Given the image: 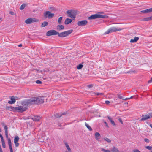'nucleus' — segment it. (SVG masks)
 I'll return each instance as SVG.
<instances>
[{
  "mask_svg": "<svg viewBox=\"0 0 152 152\" xmlns=\"http://www.w3.org/2000/svg\"><path fill=\"white\" fill-rule=\"evenodd\" d=\"M130 42L131 43H133L135 42L134 40V39H131L130 40Z\"/></svg>",
  "mask_w": 152,
  "mask_h": 152,
  "instance_id": "obj_43",
  "label": "nucleus"
},
{
  "mask_svg": "<svg viewBox=\"0 0 152 152\" xmlns=\"http://www.w3.org/2000/svg\"><path fill=\"white\" fill-rule=\"evenodd\" d=\"M103 93H96V95H97V96H99V95H103Z\"/></svg>",
  "mask_w": 152,
  "mask_h": 152,
  "instance_id": "obj_38",
  "label": "nucleus"
},
{
  "mask_svg": "<svg viewBox=\"0 0 152 152\" xmlns=\"http://www.w3.org/2000/svg\"><path fill=\"white\" fill-rule=\"evenodd\" d=\"M145 148H146V149H148L151 150L152 149V147L147 146H146L145 147Z\"/></svg>",
  "mask_w": 152,
  "mask_h": 152,
  "instance_id": "obj_35",
  "label": "nucleus"
},
{
  "mask_svg": "<svg viewBox=\"0 0 152 152\" xmlns=\"http://www.w3.org/2000/svg\"><path fill=\"white\" fill-rule=\"evenodd\" d=\"M10 152H13L12 148H10Z\"/></svg>",
  "mask_w": 152,
  "mask_h": 152,
  "instance_id": "obj_49",
  "label": "nucleus"
},
{
  "mask_svg": "<svg viewBox=\"0 0 152 152\" xmlns=\"http://www.w3.org/2000/svg\"><path fill=\"white\" fill-rule=\"evenodd\" d=\"M65 113H62V114H61L59 113H57L55 114V116L56 118H58L61 117L62 115H65Z\"/></svg>",
  "mask_w": 152,
  "mask_h": 152,
  "instance_id": "obj_21",
  "label": "nucleus"
},
{
  "mask_svg": "<svg viewBox=\"0 0 152 152\" xmlns=\"http://www.w3.org/2000/svg\"><path fill=\"white\" fill-rule=\"evenodd\" d=\"M108 119L110 120V122L112 124L113 126H115V123L114 122V121L112 120V118L110 117V116H107Z\"/></svg>",
  "mask_w": 152,
  "mask_h": 152,
  "instance_id": "obj_20",
  "label": "nucleus"
},
{
  "mask_svg": "<svg viewBox=\"0 0 152 152\" xmlns=\"http://www.w3.org/2000/svg\"><path fill=\"white\" fill-rule=\"evenodd\" d=\"M63 18L62 17H60V18L58 19V22L59 24L61 23V21L62 20Z\"/></svg>",
  "mask_w": 152,
  "mask_h": 152,
  "instance_id": "obj_28",
  "label": "nucleus"
},
{
  "mask_svg": "<svg viewBox=\"0 0 152 152\" xmlns=\"http://www.w3.org/2000/svg\"><path fill=\"white\" fill-rule=\"evenodd\" d=\"M134 152H141L138 149H134L133 151Z\"/></svg>",
  "mask_w": 152,
  "mask_h": 152,
  "instance_id": "obj_41",
  "label": "nucleus"
},
{
  "mask_svg": "<svg viewBox=\"0 0 152 152\" xmlns=\"http://www.w3.org/2000/svg\"><path fill=\"white\" fill-rule=\"evenodd\" d=\"M93 86L92 85H88V88H90V87H92Z\"/></svg>",
  "mask_w": 152,
  "mask_h": 152,
  "instance_id": "obj_51",
  "label": "nucleus"
},
{
  "mask_svg": "<svg viewBox=\"0 0 152 152\" xmlns=\"http://www.w3.org/2000/svg\"><path fill=\"white\" fill-rule=\"evenodd\" d=\"M83 67V65L81 64H80L78 66H77V69H81Z\"/></svg>",
  "mask_w": 152,
  "mask_h": 152,
  "instance_id": "obj_29",
  "label": "nucleus"
},
{
  "mask_svg": "<svg viewBox=\"0 0 152 152\" xmlns=\"http://www.w3.org/2000/svg\"><path fill=\"white\" fill-rule=\"evenodd\" d=\"M123 29V28H116L115 27H112L109 28L107 31L105 32V34H107L109 33H112L113 32H115L117 31H120Z\"/></svg>",
  "mask_w": 152,
  "mask_h": 152,
  "instance_id": "obj_4",
  "label": "nucleus"
},
{
  "mask_svg": "<svg viewBox=\"0 0 152 152\" xmlns=\"http://www.w3.org/2000/svg\"><path fill=\"white\" fill-rule=\"evenodd\" d=\"M43 96L38 97H32L28 99L23 101L21 102L23 106H19L17 107H6L7 110H12L14 111H18L22 113L27 110V107L34 104H40L44 102Z\"/></svg>",
  "mask_w": 152,
  "mask_h": 152,
  "instance_id": "obj_1",
  "label": "nucleus"
},
{
  "mask_svg": "<svg viewBox=\"0 0 152 152\" xmlns=\"http://www.w3.org/2000/svg\"><path fill=\"white\" fill-rule=\"evenodd\" d=\"M72 21V20L69 18H66L65 21L64 23L65 24L67 25L71 23Z\"/></svg>",
  "mask_w": 152,
  "mask_h": 152,
  "instance_id": "obj_17",
  "label": "nucleus"
},
{
  "mask_svg": "<svg viewBox=\"0 0 152 152\" xmlns=\"http://www.w3.org/2000/svg\"><path fill=\"white\" fill-rule=\"evenodd\" d=\"M19 138L18 136H16L15 137L14 139V141L18 142L19 141Z\"/></svg>",
  "mask_w": 152,
  "mask_h": 152,
  "instance_id": "obj_30",
  "label": "nucleus"
},
{
  "mask_svg": "<svg viewBox=\"0 0 152 152\" xmlns=\"http://www.w3.org/2000/svg\"><path fill=\"white\" fill-rule=\"evenodd\" d=\"M117 96H118V97L119 99H123L124 100H127L129 99V98H126L125 99H123V97L122 96H121L120 94H118Z\"/></svg>",
  "mask_w": 152,
  "mask_h": 152,
  "instance_id": "obj_24",
  "label": "nucleus"
},
{
  "mask_svg": "<svg viewBox=\"0 0 152 152\" xmlns=\"http://www.w3.org/2000/svg\"><path fill=\"white\" fill-rule=\"evenodd\" d=\"M8 144L9 146V148H12V142L11 141V140L10 138H8L7 139Z\"/></svg>",
  "mask_w": 152,
  "mask_h": 152,
  "instance_id": "obj_18",
  "label": "nucleus"
},
{
  "mask_svg": "<svg viewBox=\"0 0 152 152\" xmlns=\"http://www.w3.org/2000/svg\"><path fill=\"white\" fill-rule=\"evenodd\" d=\"M104 123L105 124V125L107 127H108V124L105 121H104Z\"/></svg>",
  "mask_w": 152,
  "mask_h": 152,
  "instance_id": "obj_47",
  "label": "nucleus"
},
{
  "mask_svg": "<svg viewBox=\"0 0 152 152\" xmlns=\"http://www.w3.org/2000/svg\"><path fill=\"white\" fill-rule=\"evenodd\" d=\"M151 152H152V151H151Z\"/></svg>",
  "mask_w": 152,
  "mask_h": 152,
  "instance_id": "obj_58",
  "label": "nucleus"
},
{
  "mask_svg": "<svg viewBox=\"0 0 152 152\" xmlns=\"http://www.w3.org/2000/svg\"><path fill=\"white\" fill-rule=\"evenodd\" d=\"M48 23L46 21H44L42 23L41 26L42 27H44L48 25Z\"/></svg>",
  "mask_w": 152,
  "mask_h": 152,
  "instance_id": "obj_23",
  "label": "nucleus"
},
{
  "mask_svg": "<svg viewBox=\"0 0 152 152\" xmlns=\"http://www.w3.org/2000/svg\"><path fill=\"white\" fill-rule=\"evenodd\" d=\"M88 23V21L87 20H82L79 21L77 22V25L79 26H85Z\"/></svg>",
  "mask_w": 152,
  "mask_h": 152,
  "instance_id": "obj_10",
  "label": "nucleus"
},
{
  "mask_svg": "<svg viewBox=\"0 0 152 152\" xmlns=\"http://www.w3.org/2000/svg\"><path fill=\"white\" fill-rule=\"evenodd\" d=\"M98 13L103 14L104 12H99Z\"/></svg>",
  "mask_w": 152,
  "mask_h": 152,
  "instance_id": "obj_55",
  "label": "nucleus"
},
{
  "mask_svg": "<svg viewBox=\"0 0 152 152\" xmlns=\"http://www.w3.org/2000/svg\"><path fill=\"white\" fill-rule=\"evenodd\" d=\"M135 72V71H129L128 72H127V73H131L132 72Z\"/></svg>",
  "mask_w": 152,
  "mask_h": 152,
  "instance_id": "obj_52",
  "label": "nucleus"
},
{
  "mask_svg": "<svg viewBox=\"0 0 152 152\" xmlns=\"http://www.w3.org/2000/svg\"><path fill=\"white\" fill-rule=\"evenodd\" d=\"M64 28V26L62 25H58L57 26V29L58 31H61Z\"/></svg>",
  "mask_w": 152,
  "mask_h": 152,
  "instance_id": "obj_15",
  "label": "nucleus"
},
{
  "mask_svg": "<svg viewBox=\"0 0 152 152\" xmlns=\"http://www.w3.org/2000/svg\"><path fill=\"white\" fill-rule=\"evenodd\" d=\"M36 83L38 84H41L42 83V82L39 80H37L36 81Z\"/></svg>",
  "mask_w": 152,
  "mask_h": 152,
  "instance_id": "obj_36",
  "label": "nucleus"
},
{
  "mask_svg": "<svg viewBox=\"0 0 152 152\" xmlns=\"http://www.w3.org/2000/svg\"><path fill=\"white\" fill-rule=\"evenodd\" d=\"M38 21V19L34 18H29L26 19L25 22L27 24H29L33 22H37Z\"/></svg>",
  "mask_w": 152,
  "mask_h": 152,
  "instance_id": "obj_7",
  "label": "nucleus"
},
{
  "mask_svg": "<svg viewBox=\"0 0 152 152\" xmlns=\"http://www.w3.org/2000/svg\"><path fill=\"white\" fill-rule=\"evenodd\" d=\"M0 137L1 138V140H4L2 136L0 134Z\"/></svg>",
  "mask_w": 152,
  "mask_h": 152,
  "instance_id": "obj_46",
  "label": "nucleus"
},
{
  "mask_svg": "<svg viewBox=\"0 0 152 152\" xmlns=\"http://www.w3.org/2000/svg\"><path fill=\"white\" fill-rule=\"evenodd\" d=\"M152 20V16L148 17H147L145 18H143L142 20L144 21H148L151 20Z\"/></svg>",
  "mask_w": 152,
  "mask_h": 152,
  "instance_id": "obj_16",
  "label": "nucleus"
},
{
  "mask_svg": "<svg viewBox=\"0 0 152 152\" xmlns=\"http://www.w3.org/2000/svg\"><path fill=\"white\" fill-rule=\"evenodd\" d=\"M14 142L16 147H18L19 146V144L18 142L14 141Z\"/></svg>",
  "mask_w": 152,
  "mask_h": 152,
  "instance_id": "obj_33",
  "label": "nucleus"
},
{
  "mask_svg": "<svg viewBox=\"0 0 152 152\" xmlns=\"http://www.w3.org/2000/svg\"><path fill=\"white\" fill-rule=\"evenodd\" d=\"M133 97V96H131L130 97V98H129V99H132V98Z\"/></svg>",
  "mask_w": 152,
  "mask_h": 152,
  "instance_id": "obj_56",
  "label": "nucleus"
},
{
  "mask_svg": "<svg viewBox=\"0 0 152 152\" xmlns=\"http://www.w3.org/2000/svg\"><path fill=\"white\" fill-rule=\"evenodd\" d=\"M22 45L21 44H20L19 45H18V46L19 47H21L22 46Z\"/></svg>",
  "mask_w": 152,
  "mask_h": 152,
  "instance_id": "obj_53",
  "label": "nucleus"
},
{
  "mask_svg": "<svg viewBox=\"0 0 152 152\" xmlns=\"http://www.w3.org/2000/svg\"><path fill=\"white\" fill-rule=\"evenodd\" d=\"M108 16L107 15H102L99 14H96L92 15L88 17V19L89 20L95 19L96 18H108Z\"/></svg>",
  "mask_w": 152,
  "mask_h": 152,
  "instance_id": "obj_2",
  "label": "nucleus"
},
{
  "mask_svg": "<svg viewBox=\"0 0 152 152\" xmlns=\"http://www.w3.org/2000/svg\"><path fill=\"white\" fill-rule=\"evenodd\" d=\"M1 142L3 147L4 148H5L6 147V146L4 140H1Z\"/></svg>",
  "mask_w": 152,
  "mask_h": 152,
  "instance_id": "obj_31",
  "label": "nucleus"
},
{
  "mask_svg": "<svg viewBox=\"0 0 152 152\" xmlns=\"http://www.w3.org/2000/svg\"><path fill=\"white\" fill-rule=\"evenodd\" d=\"M142 118L140 119V121L146 120L152 118V113H150L145 115H142Z\"/></svg>",
  "mask_w": 152,
  "mask_h": 152,
  "instance_id": "obj_5",
  "label": "nucleus"
},
{
  "mask_svg": "<svg viewBox=\"0 0 152 152\" xmlns=\"http://www.w3.org/2000/svg\"><path fill=\"white\" fill-rule=\"evenodd\" d=\"M3 126H4V129L5 130V134L6 137L8 138V127L6 125H4V124H2Z\"/></svg>",
  "mask_w": 152,
  "mask_h": 152,
  "instance_id": "obj_13",
  "label": "nucleus"
},
{
  "mask_svg": "<svg viewBox=\"0 0 152 152\" xmlns=\"http://www.w3.org/2000/svg\"><path fill=\"white\" fill-rule=\"evenodd\" d=\"M104 140L107 141V142L110 143L111 142V140H110L109 139V138L107 137H104Z\"/></svg>",
  "mask_w": 152,
  "mask_h": 152,
  "instance_id": "obj_26",
  "label": "nucleus"
},
{
  "mask_svg": "<svg viewBox=\"0 0 152 152\" xmlns=\"http://www.w3.org/2000/svg\"><path fill=\"white\" fill-rule=\"evenodd\" d=\"M10 152H13L12 148H10Z\"/></svg>",
  "mask_w": 152,
  "mask_h": 152,
  "instance_id": "obj_48",
  "label": "nucleus"
},
{
  "mask_svg": "<svg viewBox=\"0 0 152 152\" xmlns=\"http://www.w3.org/2000/svg\"><path fill=\"white\" fill-rule=\"evenodd\" d=\"M95 136L96 139L98 141H99L100 137V134L98 132H96L95 134Z\"/></svg>",
  "mask_w": 152,
  "mask_h": 152,
  "instance_id": "obj_14",
  "label": "nucleus"
},
{
  "mask_svg": "<svg viewBox=\"0 0 152 152\" xmlns=\"http://www.w3.org/2000/svg\"><path fill=\"white\" fill-rule=\"evenodd\" d=\"M59 126H61V124H59Z\"/></svg>",
  "mask_w": 152,
  "mask_h": 152,
  "instance_id": "obj_57",
  "label": "nucleus"
},
{
  "mask_svg": "<svg viewBox=\"0 0 152 152\" xmlns=\"http://www.w3.org/2000/svg\"><path fill=\"white\" fill-rule=\"evenodd\" d=\"M139 38L138 37H135L134 38V40L136 42H137L139 40Z\"/></svg>",
  "mask_w": 152,
  "mask_h": 152,
  "instance_id": "obj_37",
  "label": "nucleus"
},
{
  "mask_svg": "<svg viewBox=\"0 0 152 152\" xmlns=\"http://www.w3.org/2000/svg\"><path fill=\"white\" fill-rule=\"evenodd\" d=\"M10 99L11 100L9 101L8 102V103L9 104H14V103H15L16 101H15V99L14 98V96H12L11 97Z\"/></svg>",
  "mask_w": 152,
  "mask_h": 152,
  "instance_id": "obj_12",
  "label": "nucleus"
},
{
  "mask_svg": "<svg viewBox=\"0 0 152 152\" xmlns=\"http://www.w3.org/2000/svg\"><path fill=\"white\" fill-rule=\"evenodd\" d=\"M40 117L39 116L34 115L32 117L31 119L34 121H37L40 120Z\"/></svg>",
  "mask_w": 152,
  "mask_h": 152,
  "instance_id": "obj_11",
  "label": "nucleus"
},
{
  "mask_svg": "<svg viewBox=\"0 0 152 152\" xmlns=\"http://www.w3.org/2000/svg\"><path fill=\"white\" fill-rule=\"evenodd\" d=\"M141 12L142 13H147V10H145L141 11Z\"/></svg>",
  "mask_w": 152,
  "mask_h": 152,
  "instance_id": "obj_39",
  "label": "nucleus"
},
{
  "mask_svg": "<svg viewBox=\"0 0 152 152\" xmlns=\"http://www.w3.org/2000/svg\"><path fill=\"white\" fill-rule=\"evenodd\" d=\"M152 82V77L151 78V79L148 81V83H150Z\"/></svg>",
  "mask_w": 152,
  "mask_h": 152,
  "instance_id": "obj_44",
  "label": "nucleus"
},
{
  "mask_svg": "<svg viewBox=\"0 0 152 152\" xmlns=\"http://www.w3.org/2000/svg\"><path fill=\"white\" fill-rule=\"evenodd\" d=\"M26 6V4H22L20 7V9L21 10H23L24 8Z\"/></svg>",
  "mask_w": 152,
  "mask_h": 152,
  "instance_id": "obj_27",
  "label": "nucleus"
},
{
  "mask_svg": "<svg viewBox=\"0 0 152 152\" xmlns=\"http://www.w3.org/2000/svg\"><path fill=\"white\" fill-rule=\"evenodd\" d=\"M147 10V13L152 12V8L148 9H147V10Z\"/></svg>",
  "mask_w": 152,
  "mask_h": 152,
  "instance_id": "obj_34",
  "label": "nucleus"
},
{
  "mask_svg": "<svg viewBox=\"0 0 152 152\" xmlns=\"http://www.w3.org/2000/svg\"><path fill=\"white\" fill-rule=\"evenodd\" d=\"M105 103L107 104H109L110 103V102L108 100H106L105 101Z\"/></svg>",
  "mask_w": 152,
  "mask_h": 152,
  "instance_id": "obj_40",
  "label": "nucleus"
},
{
  "mask_svg": "<svg viewBox=\"0 0 152 152\" xmlns=\"http://www.w3.org/2000/svg\"><path fill=\"white\" fill-rule=\"evenodd\" d=\"M54 15V13H51L50 11H47L44 13V15L45 18H48L49 19H51L53 18Z\"/></svg>",
  "mask_w": 152,
  "mask_h": 152,
  "instance_id": "obj_6",
  "label": "nucleus"
},
{
  "mask_svg": "<svg viewBox=\"0 0 152 152\" xmlns=\"http://www.w3.org/2000/svg\"><path fill=\"white\" fill-rule=\"evenodd\" d=\"M64 144H65V145L66 146V148L67 149L68 151L69 152H71V149L69 147V145L66 142H64Z\"/></svg>",
  "mask_w": 152,
  "mask_h": 152,
  "instance_id": "obj_22",
  "label": "nucleus"
},
{
  "mask_svg": "<svg viewBox=\"0 0 152 152\" xmlns=\"http://www.w3.org/2000/svg\"><path fill=\"white\" fill-rule=\"evenodd\" d=\"M85 125L86 127L89 129L90 131H92V129L91 126H90L88 124L86 123H85Z\"/></svg>",
  "mask_w": 152,
  "mask_h": 152,
  "instance_id": "obj_25",
  "label": "nucleus"
},
{
  "mask_svg": "<svg viewBox=\"0 0 152 152\" xmlns=\"http://www.w3.org/2000/svg\"><path fill=\"white\" fill-rule=\"evenodd\" d=\"M149 126L152 128V124H150Z\"/></svg>",
  "mask_w": 152,
  "mask_h": 152,
  "instance_id": "obj_54",
  "label": "nucleus"
},
{
  "mask_svg": "<svg viewBox=\"0 0 152 152\" xmlns=\"http://www.w3.org/2000/svg\"><path fill=\"white\" fill-rule=\"evenodd\" d=\"M66 13L69 14V16L72 18L75 19L76 17V15L71 12L70 10H68L66 11Z\"/></svg>",
  "mask_w": 152,
  "mask_h": 152,
  "instance_id": "obj_9",
  "label": "nucleus"
},
{
  "mask_svg": "<svg viewBox=\"0 0 152 152\" xmlns=\"http://www.w3.org/2000/svg\"><path fill=\"white\" fill-rule=\"evenodd\" d=\"M58 32L54 30H51L48 31L46 33L47 36H50L51 35H58Z\"/></svg>",
  "mask_w": 152,
  "mask_h": 152,
  "instance_id": "obj_8",
  "label": "nucleus"
},
{
  "mask_svg": "<svg viewBox=\"0 0 152 152\" xmlns=\"http://www.w3.org/2000/svg\"><path fill=\"white\" fill-rule=\"evenodd\" d=\"M73 31V30L71 29L60 33L58 32V35L59 37H64L71 34Z\"/></svg>",
  "mask_w": 152,
  "mask_h": 152,
  "instance_id": "obj_3",
  "label": "nucleus"
},
{
  "mask_svg": "<svg viewBox=\"0 0 152 152\" xmlns=\"http://www.w3.org/2000/svg\"><path fill=\"white\" fill-rule=\"evenodd\" d=\"M101 151L104 152H110V151L109 150H106L103 148H101Z\"/></svg>",
  "mask_w": 152,
  "mask_h": 152,
  "instance_id": "obj_32",
  "label": "nucleus"
},
{
  "mask_svg": "<svg viewBox=\"0 0 152 152\" xmlns=\"http://www.w3.org/2000/svg\"><path fill=\"white\" fill-rule=\"evenodd\" d=\"M10 13L12 15H14V13L13 12H12V11L10 12Z\"/></svg>",
  "mask_w": 152,
  "mask_h": 152,
  "instance_id": "obj_50",
  "label": "nucleus"
},
{
  "mask_svg": "<svg viewBox=\"0 0 152 152\" xmlns=\"http://www.w3.org/2000/svg\"><path fill=\"white\" fill-rule=\"evenodd\" d=\"M119 121L121 123V124H123V121L121 118H119Z\"/></svg>",
  "mask_w": 152,
  "mask_h": 152,
  "instance_id": "obj_45",
  "label": "nucleus"
},
{
  "mask_svg": "<svg viewBox=\"0 0 152 152\" xmlns=\"http://www.w3.org/2000/svg\"><path fill=\"white\" fill-rule=\"evenodd\" d=\"M111 151L112 152H119V150L116 147H113L111 149Z\"/></svg>",
  "mask_w": 152,
  "mask_h": 152,
  "instance_id": "obj_19",
  "label": "nucleus"
},
{
  "mask_svg": "<svg viewBox=\"0 0 152 152\" xmlns=\"http://www.w3.org/2000/svg\"><path fill=\"white\" fill-rule=\"evenodd\" d=\"M144 141L147 142H148L149 141V139L147 138H145L144 139Z\"/></svg>",
  "mask_w": 152,
  "mask_h": 152,
  "instance_id": "obj_42",
  "label": "nucleus"
}]
</instances>
